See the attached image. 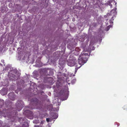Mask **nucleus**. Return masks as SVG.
<instances>
[{
  "label": "nucleus",
  "mask_w": 127,
  "mask_h": 127,
  "mask_svg": "<svg viewBox=\"0 0 127 127\" xmlns=\"http://www.w3.org/2000/svg\"><path fill=\"white\" fill-rule=\"evenodd\" d=\"M86 52H83L80 55V57L78 59V61L79 64L81 65L80 67L75 68V70H76V71H77L78 69L86 63L88 61V58L89 55L88 53Z\"/></svg>",
  "instance_id": "nucleus-1"
},
{
  "label": "nucleus",
  "mask_w": 127,
  "mask_h": 127,
  "mask_svg": "<svg viewBox=\"0 0 127 127\" xmlns=\"http://www.w3.org/2000/svg\"><path fill=\"white\" fill-rule=\"evenodd\" d=\"M27 120L25 118L23 119L20 118L19 119V122L22 125V127H28L29 125L27 122Z\"/></svg>",
  "instance_id": "nucleus-2"
},
{
  "label": "nucleus",
  "mask_w": 127,
  "mask_h": 127,
  "mask_svg": "<svg viewBox=\"0 0 127 127\" xmlns=\"http://www.w3.org/2000/svg\"><path fill=\"white\" fill-rule=\"evenodd\" d=\"M10 112L8 113V114L9 115L8 116L10 118H13L15 117L17 114V112L16 110H15L14 109H12L11 110H10Z\"/></svg>",
  "instance_id": "nucleus-3"
},
{
  "label": "nucleus",
  "mask_w": 127,
  "mask_h": 127,
  "mask_svg": "<svg viewBox=\"0 0 127 127\" xmlns=\"http://www.w3.org/2000/svg\"><path fill=\"white\" fill-rule=\"evenodd\" d=\"M24 113L25 114H26V113H27V114H26L27 115L28 118H29L30 117L33 118V113L32 111L28 110H25Z\"/></svg>",
  "instance_id": "nucleus-4"
},
{
  "label": "nucleus",
  "mask_w": 127,
  "mask_h": 127,
  "mask_svg": "<svg viewBox=\"0 0 127 127\" xmlns=\"http://www.w3.org/2000/svg\"><path fill=\"white\" fill-rule=\"evenodd\" d=\"M18 101L17 102L16 105V110L18 111H20L23 107V105H22L21 102H18Z\"/></svg>",
  "instance_id": "nucleus-5"
},
{
  "label": "nucleus",
  "mask_w": 127,
  "mask_h": 127,
  "mask_svg": "<svg viewBox=\"0 0 127 127\" xmlns=\"http://www.w3.org/2000/svg\"><path fill=\"white\" fill-rule=\"evenodd\" d=\"M8 95L9 98L11 100L13 101L15 100V95L14 92H11L10 93L8 94Z\"/></svg>",
  "instance_id": "nucleus-6"
},
{
  "label": "nucleus",
  "mask_w": 127,
  "mask_h": 127,
  "mask_svg": "<svg viewBox=\"0 0 127 127\" xmlns=\"http://www.w3.org/2000/svg\"><path fill=\"white\" fill-rule=\"evenodd\" d=\"M75 63L73 60H71L69 61L67 63V65L70 66H74L75 64Z\"/></svg>",
  "instance_id": "nucleus-7"
},
{
  "label": "nucleus",
  "mask_w": 127,
  "mask_h": 127,
  "mask_svg": "<svg viewBox=\"0 0 127 127\" xmlns=\"http://www.w3.org/2000/svg\"><path fill=\"white\" fill-rule=\"evenodd\" d=\"M33 101V104L35 105H37L38 103V100L36 98H34L32 99V100H31V102H32ZM36 105H35L36 106Z\"/></svg>",
  "instance_id": "nucleus-8"
},
{
  "label": "nucleus",
  "mask_w": 127,
  "mask_h": 127,
  "mask_svg": "<svg viewBox=\"0 0 127 127\" xmlns=\"http://www.w3.org/2000/svg\"><path fill=\"white\" fill-rule=\"evenodd\" d=\"M0 93L2 95H3L6 94V90L5 89H2L0 91Z\"/></svg>",
  "instance_id": "nucleus-9"
},
{
  "label": "nucleus",
  "mask_w": 127,
  "mask_h": 127,
  "mask_svg": "<svg viewBox=\"0 0 127 127\" xmlns=\"http://www.w3.org/2000/svg\"><path fill=\"white\" fill-rule=\"evenodd\" d=\"M52 115L53 118L54 119H56L58 117V115L56 113H53Z\"/></svg>",
  "instance_id": "nucleus-10"
},
{
  "label": "nucleus",
  "mask_w": 127,
  "mask_h": 127,
  "mask_svg": "<svg viewBox=\"0 0 127 127\" xmlns=\"http://www.w3.org/2000/svg\"><path fill=\"white\" fill-rule=\"evenodd\" d=\"M80 51V49L78 47H76L75 50V51L78 52Z\"/></svg>",
  "instance_id": "nucleus-11"
},
{
  "label": "nucleus",
  "mask_w": 127,
  "mask_h": 127,
  "mask_svg": "<svg viewBox=\"0 0 127 127\" xmlns=\"http://www.w3.org/2000/svg\"><path fill=\"white\" fill-rule=\"evenodd\" d=\"M116 8L115 9H113L111 11H110V13L111 14H112V13H114V15L115 14V13H116Z\"/></svg>",
  "instance_id": "nucleus-12"
},
{
  "label": "nucleus",
  "mask_w": 127,
  "mask_h": 127,
  "mask_svg": "<svg viewBox=\"0 0 127 127\" xmlns=\"http://www.w3.org/2000/svg\"><path fill=\"white\" fill-rule=\"evenodd\" d=\"M76 81V79H74L71 80V82L72 84H73Z\"/></svg>",
  "instance_id": "nucleus-13"
},
{
  "label": "nucleus",
  "mask_w": 127,
  "mask_h": 127,
  "mask_svg": "<svg viewBox=\"0 0 127 127\" xmlns=\"http://www.w3.org/2000/svg\"><path fill=\"white\" fill-rule=\"evenodd\" d=\"M112 26L111 25H109V26H108L107 28V30L108 31L109 30V29L110 28L112 27Z\"/></svg>",
  "instance_id": "nucleus-14"
},
{
  "label": "nucleus",
  "mask_w": 127,
  "mask_h": 127,
  "mask_svg": "<svg viewBox=\"0 0 127 127\" xmlns=\"http://www.w3.org/2000/svg\"><path fill=\"white\" fill-rule=\"evenodd\" d=\"M123 108L124 109L127 110V105H125L124 106Z\"/></svg>",
  "instance_id": "nucleus-15"
},
{
  "label": "nucleus",
  "mask_w": 127,
  "mask_h": 127,
  "mask_svg": "<svg viewBox=\"0 0 127 127\" xmlns=\"http://www.w3.org/2000/svg\"><path fill=\"white\" fill-rule=\"evenodd\" d=\"M38 121L37 120H35L33 121V122L34 123H37L38 122Z\"/></svg>",
  "instance_id": "nucleus-16"
},
{
  "label": "nucleus",
  "mask_w": 127,
  "mask_h": 127,
  "mask_svg": "<svg viewBox=\"0 0 127 127\" xmlns=\"http://www.w3.org/2000/svg\"><path fill=\"white\" fill-rule=\"evenodd\" d=\"M50 119L49 118H47L46 119V121L47 122H49Z\"/></svg>",
  "instance_id": "nucleus-17"
},
{
  "label": "nucleus",
  "mask_w": 127,
  "mask_h": 127,
  "mask_svg": "<svg viewBox=\"0 0 127 127\" xmlns=\"http://www.w3.org/2000/svg\"><path fill=\"white\" fill-rule=\"evenodd\" d=\"M116 123V124H117V127H118V126H119L120 124L119 123Z\"/></svg>",
  "instance_id": "nucleus-18"
},
{
  "label": "nucleus",
  "mask_w": 127,
  "mask_h": 127,
  "mask_svg": "<svg viewBox=\"0 0 127 127\" xmlns=\"http://www.w3.org/2000/svg\"><path fill=\"white\" fill-rule=\"evenodd\" d=\"M109 21H110V23H113V22H112L111 20H110Z\"/></svg>",
  "instance_id": "nucleus-19"
},
{
  "label": "nucleus",
  "mask_w": 127,
  "mask_h": 127,
  "mask_svg": "<svg viewBox=\"0 0 127 127\" xmlns=\"http://www.w3.org/2000/svg\"><path fill=\"white\" fill-rule=\"evenodd\" d=\"M15 75H13V76H12V77L13 78H15Z\"/></svg>",
  "instance_id": "nucleus-20"
},
{
  "label": "nucleus",
  "mask_w": 127,
  "mask_h": 127,
  "mask_svg": "<svg viewBox=\"0 0 127 127\" xmlns=\"http://www.w3.org/2000/svg\"><path fill=\"white\" fill-rule=\"evenodd\" d=\"M35 127H41L40 126H36Z\"/></svg>",
  "instance_id": "nucleus-21"
},
{
  "label": "nucleus",
  "mask_w": 127,
  "mask_h": 127,
  "mask_svg": "<svg viewBox=\"0 0 127 127\" xmlns=\"http://www.w3.org/2000/svg\"><path fill=\"white\" fill-rule=\"evenodd\" d=\"M113 17H112V19L113 20H114V19H113Z\"/></svg>",
  "instance_id": "nucleus-22"
},
{
  "label": "nucleus",
  "mask_w": 127,
  "mask_h": 127,
  "mask_svg": "<svg viewBox=\"0 0 127 127\" xmlns=\"http://www.w3.org/2000/svg\"><path fill=\"white\" fill-rule=\"evenodd\" d=\"M90 44H92V42L91 41V40L90 42Z\"/></svg>",
  "instance_id": "nucleus-23"
},
{
  "label": "nucleus",
  "mask_w": 127,
  "mask_h": 127,
  "mask_svg": "<svg viewBox=\"0 0 127 127\" xmlns=\"http://www.w3.org/2000/svg\"><path fill=\"white\" fill-rule=\"evenodd\" d=\"M7 101H6L5 102V104H7Z\"/></svg>",
  "instance_id": "nucleus-24"
},
{
  "label": "nucleus",
  "mask_w": 127,
  "mask_h": 127,
  "mask_svg": "<svg viewBox=\"0 0 127 127\" xmlns=\"http://www.w3.org/2000/svg\"><path fill=\"white\" fill-rule=\"evenodd\" d=\"M1 61H2V62H4V60H1Z\"/></svg>",
  "instance_id": "nucleus-25"
},
{
  "label": "nucleus",
  "mask_w": 127,
  "mask_h": 127,
  "mask_svg": "<svg viewBox=\"0 0 127 127\" xmlns=\"http://www.w3.org/2000/svg\"><path fill=\"white\" fill-rule=\"evenodd\" d=\"M15 92L17 93H18V92H17L16 91H15Z\"/></svg>",
  "instance_id": "nucleus-26"
},
{
  "label": "nucleus",
  "mask_w": 127,
  "mask_h": 127,
  "mask_svg": "<svg viewBox=\"0 0 127 127\" xmlns=\"http://www.w3.org/2000/svg\"><path fill=\"white\" fill-rule=\"evenodd\" d=\"M77 71H76V70H75V73H76V72H77Z\"/></svg>",
  "instance_id": "nucleus-27"
},
{
  "label": "nucleus",
  "mask_w": 127,
  "mask_h": 127,
  "mask_svg": "<svg viewBox=\"0 0 127 127\" xmlns=\"http://www.w3.org/2000/svg\"><path fill=\"white\" fill-rule=\"evenodd\" d=\"M42 122H41V124H42Z\"/></svg>",
  "instance_id": "nucleus-28"
},
{
  "label": "nucleus",
  "mask_w": 127,
  "mask_h": 127,
  "mask_svg": "<svg viewBox=\"0 0 127 127\" xmlns=\"http://www.w3.org/2000/svg\"><path fill=\"white\" fill-rule=\"evenodd\" d=\"M72 20L73 21H74L73 20H73V19H72Z\"/></svg>",
  "instance_id": "nucleus-29"
},
{
  "label": "nucleus",
  "mask_w": 127,
  "mask_h": 127,
  "mask_svg": "<svg viewBox=\"0 0 127 127\" xmlns=\"http://www.w3.org/2000/svg\"><path fill=\"white\" fill-rule=\"evenodd\" d=\"M72 20L73 21H74L73 20H73V19H72Z\"/></svg>",
  "instance_id": "nucleus-30"
},
{
  "label": "nucleus",
  "mask_w": 127,
  "mask_h": 127,
  "mask_svg": "<svg viewBox=\"0 0 127 127\" xmlns=\"http://www.w3.org/2000/svg\"><path fill=\"white\" fill-rule=\"evenodd\" d=\"M0 65H2L0 63Z\"/></svg>",
  "instance_id": "nucleus-31"
}]
</instances>
